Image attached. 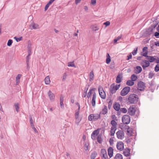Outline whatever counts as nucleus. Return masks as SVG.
<instances>
[{
	"label": "nucleus",
	"instance_id": "obj_10",
	"mask_svg": "<svg viewBox=\"0 0 159 159\" xmlns=\"http://www.w3.org/2000/svg\"><path fill=\"white\" fill-rule=\"evenodd\" d=\"M102 159H107L108 158L107 152L105 149H102L101 151Z\"/></svg>",
	"mask_w": 159,
	"mask_h": 159
},
{
	"label": "nucleus",
	"instance_id": "obj_16",
	"mask_svg": "<svg viewBox=\"0 0 159 159\" xmlns=\"http://www.w3.org/2000/svg\"><path fill=\"white\" fill-rule=\"evenodd\" d=\"M142 70V68L140 66H137L134 68V73L136 74H139Z\"/></svg>",
	"mask_w": 159,
	"mask_h": 159
},
{
	"label": "nucleus",
	"instance_id": "obj_19",
	"mask_svg": "<svg viewBox=\"0 0 159 159\" xmlns=\"http://www.w3.org/2000/svg\"><path fill=\"white\" fill-rule=\"evenodd\" d=\"M108 155L110 158L113 155V149L111 147H109L108 149Z\"/></svg>",
	"mask_w": 159,
	"mask_h": 159
},
{
	"label": "nucleus",
	"instance_id": "obj_44",
	"mask_svg": "<svg viewBox=\"0 0 159 159\" xmlns=\"http://www.w3.org/2000/svg\"><path fill=\"white\" fill-rule=\"evenodd\" d=\"M12 42H13V41H12V40L9 39L8 40V42H7V46H10V47L12 45Z\"/></svg>",
	"mask_w": 159,
	"mask_h": 159
},
{
	"label": "nucleus",
	"instance_id": "obj_35",
	"mask_svg": "<svg viewBox=\"0 0 159 159\" xmlns=\"http://www.w3.org/2000/svg\"><path fill=\"white\" fill-rule=\"evenodd\" d=\"M134 84V82L131 80H128L126 82L127 85L129 86H132Z\"/></svg>",
	"mask_w": 159,
	"mask_h": 159
},
{
	"label": "nucleus",
	"instance_id": "obj_53",
	"mask_svg": "<svg viewBox=\"0 0 159 159\" xmlns=\"http://www.w3.org/2000/svg\"><path fill=\"white\" fill-rule=\"evenodd\" d=\"M148 52L147 51L146 52H145L142 55H143V56L144 57H146L147 59V58H148V57L149 56L148 55Z\"/></svg>",
	"mask_w": 159,
	"mask_h": 159
},
{
	"label": "nucleus",
	"instance_id": "obj_31",
	"mask_svg": "<svg viewBox=\"0 0 159 159\" xmlns=\"http://www.w3.org/2000/svg\"><path fill=\"white\" fill-rule=\"evenodd\" d=\"M130 79L131 80L133 81H134L137 79L138 77L135 75L133 74L131 75Z\"/></svg>",
	"mask_w": 159,
	"mask_h": 159
},
{
	"label": "nucleus",
	"instance_id": "obj_51",
	"mask_svg": "<svg viewBox=\"0 0 159 159\" xmlns=\"http://www.w3.org/2000/svg\"><path fill=\"white\" fill-rule=\"evenodd\" d=\"M68 66L69 67H75V66L73 62H69L68 63Z\"/></svg>",
	"mask_w": 159,
	"mask_h": 159
},
{
	"label": "nucleus",
	"instance_id": "obj_24",
	"mask_svg": "<svg viewBox=\"0 0 159 159\" xmlns=\"http://www.w3.org/2000/svg\"><path fill=\"white\" fill-rule=\"evenodd\" d=\"M117 127H112L111 128L110 133L111 135V136H114Z\"/></svg>",
	"mask_w": 159,
	"mask_h": 159
},
{
	"label": "nucleus",
	"instance_id": "obj_8",
	"mask_svg": "<svg viewBox=\"0 0 159 159\" xmlns=\"http://www.w3.org/2000/svg\"><path fill=\"white\" fill-rule=\"evenodd\" d=\"M117 137L119 139H123L124 137V132L120 130H118L116 133Z\"/></svg>",
	"mask_w": 159,
	"mask_h": 159
},
{
	"label": "nucleus",
	"instance_id": "obj_41",
	"mask_svg": "<svg viewBox=\"0 0 159 159\" xmlns=\"http://www.w3.org/2000/svg\"><path fill=\"white\" fill-rule=\"evenodd\" d=\"M93 114H90L88 116V120L90 121L93 120Z\"/></svg>",
	"mask_w": 159,
	"mask_h": 159
},
{
	"label": "nucleus",
	"instance_id": "obj_45",
	"mask_svg": "<svg viewBox=\"0 0 159 159\" xmlns=\"http://www.w3.org/2000/svg\"><path fill=\"white\" fill-rule=\"evenodd\" d=\"M30 59V56H27L26 57V63L27 64V67H28L29 66V63Z\"/></svg>",
	"mask_w": 159,
	"mask_h": 159
},
{
	"label": "nucleus",
	"instance_id": "obj_15",
	"mask_svg": "<svg viewBox=\"0 0 159 159\" xmlns=\"http://www.w3.org/2000/svg\"><path fill=\"white\" fill-rule=\"evenodd\" d=\"M156 25H152L148 28L147 30V34H152L153 29L156 27Z\"/></svg>",
	"mask_w": 159,
	"mask_h": 159
},
{
	"label": "nucleus",
	"instance_id": "obj_7",
	"mask_svg": "<svg viewBox=\"0 0 159 159\" xmlns=\"http://www.w3.org/2000/svg\"><path fill=\"white\" fill-rule=\"evenodd\" d=\"M130 88L129 87H126L124 88L120 92V95L122 96H125L127 95L129 92Z\"/></svg>",
	"mask_w": 159,
	"mask_h": 159
},
{
	"label": "nucleus",
	"instance_id": "obj_63",
	"mask_svg": "<svg viewBox=\"0 0 159 159\" xmlns=\"http://www.w3.org/2000/svg\"><path fill=\"white\" fill-rule=\"evenodd\" d=\"M87 95V93H85V92H84L83 93L82 96L83 97H85Z\"/></svg>",
	"mask_w": 159,
	"mask_h": 159
},
{
	"label": "nucleus",
	"instance_id": "obj_49",
	"mask_svg": "<svg viewBox=\"0 0 159 159\" xmlns=\"http://www.w3.org/2000/svg\"><path fill=\"white\" fill-rule=\"evenodd\" d=\"M97 141L99 143H102V139L99 137V136H98L97 137Z\"/></svg>",
	"mask_w": 159,
	"mask_h": 159
},
{
	"label": "nucleus",
	"instance_id": "obj_29",
	"mask_svg": "<svg viewBox=\"0 0 159 159\" xmlns=\"http://www.w3.org/2000/svg\"><path fill=\"white\" fill-rule=\"evenodd\" d=\"M44 82L46 84H48L50 82V78L49 76H47L44 79Z\"/></svg>",
	"mask_w": 159,
	"mask_h": 159
},
{
	"label": "nucleus",
	"instance_id": "obj_61",
	"mask_svg": "<svg viewBox=\"0 0 159 159\" xmlns=\"http://www.w3.org/2000/svg\"><path fill=\"white\" fill-rule=\"evenodd\" d=\"M49 5H48L47 4L45 6V8H44V11H46L47 9H48V8L49 7Z\"/></svg>",
	"mask_w": 159,
	"mask_h": 159
},
{
	"label": "nucleus",
	"instance_id": "obj_55",
	"mask_svg": "<svg viewBox=\"0 0 159 159\" xmlns=\"http://www.w3.org/2000/svg\"><path fill=\"white\" fill-rule=\"evenodd\" d=\"M127 57H128V58L127 59V60H129L130 59H131L132 58V55L130 53L127 56Z\"/></svg>",
	"mask_w": 159,
	"mask_h": 159
},
{
	"label": "nucleus",
	"instance_id": "obj_42",
	"mask_svg": "<svg viewBox=\"0 0 159 159\" xmlns=\"http://www.w3.org/2000/svg\"><path fill=\"white\" fill-rule=\"evenodd\" d=\"M78 109L75 111V116H79V111L80 109V104H78Z\"/></svg>",
	"mask_w": 159,
	"mask_h": 159
},
{
	"label": "nucleus",
	"instance_id": "obj_52",
	"mask_svg": "<svg viewBox=\"0 0 159 159\" xmlns=\"http://www.w3.org/2000/svg\"><path fill=\"white\" fill-rule=\"evenodd\" d=\"M137 48H135L132 52V53L133 55H135L137 53Z\"/></svg>",
	"mask_w": 159,
	"mask_h": 159
},
{
	"label": "nucleus",
	"instance_id": "obj_43",
	"mask_svg": "<svg viewBox=\"0 0 159 159\" xmlns=\"http://www.w3.org/2000/svg\"><path fill=\"white\" fill-rule=\"evenodd\" d=\"M154 75V73L153 72L151 71L149 74L148 78L151 79L152 78Z\"/></svg>",
	"mask_w": 159,
	"mask_h": 159
},
{
	"label": "nucleus",
	"instance_id": "obj_17",
	"mask_svg": "<svg viewBox=\"0 0 159 159\" xmlns=\"http://www.w3.org/2000/svg\"><path fill=\"white\" fill-rule=\"evenodd\" d=\"M30 28L31 30L33 29H37L39 28V26L37 24L35 23H33L32 25H30Z\"/></svg>",
	"mask_w": 159,
	"mask_h": 159
},
{
	"label": "nucleus",
	"instance_id": "obj_47",
	"mask_svg": "<svg viewBox=\"0 0 159 159\" xmlns=\"http://www.w3.org/2000/svg\"><path fill=\"white\" fill-rule=\"evenodd\" d=\"M14 39H16V40L17 42H19L20 41V40H22V37H21L20 38H17L16 37H14Z\"/></svg>",
	"mask_w": 159,
	"mask_h": 159
},
{
	"label": "nucleus",
	"instance_id": "obj_2",
	"mask_svg": "<svg viewBox=\"0 0 159 159\" xmlns=\"http://www.w3.org/2000/svg\"><path fill=\"white\" fill-rule=\"evenodd\" d=\"M145 87V84L142 81L139 82L137 84V89L135 90H134V92L135 93H138L139 90L143 91Z\"/></svg>",
	"mask_w": 159,
	"mask_h": 159
},
{
	"label": "nucleus",
	"instance_id": "obj_64",
	"mask_svg": "<svg viewBox=\"0 0 159 159\" xmlns=\"http://www.w3.org/2000/svg\"><path fill=\"white\" fill-rule=\"evenodd\" d=\"M155 44L156 46H159V41H157L155 42Z\"/></svg>",
	"mask_w": 159,
	"mask_h": 159
},
{
	"label": "nucleus",
	"instance_id": "obj_22",
	"mask_svg": "<svg viewBox=\"0 0 159 159\" xmlns=\"http://www.w3.org/2000/svg\"><path fill=\"white\" fill-rule=\"evenodd\" d=\"M113 107L116 111H119L120 109V105L119 103H116L114 104Z\"/></svg>",
	"mask_w": 159,
	"mask_h": 159
},
{
	"label": "nucleus",
	"instance_id": "obj_4",
	"mask_svg": "<svg viewBox=\"0 0 159 159\" xmlns=\"http://www.w3.org/2000/svg\"><path fill=\"white\" fill-rule=\"evenodd\" d=\"M136 107L134 105L130 106L128 109V113L131 116H133L134 115L136 111Z\"/></svg>",
	"mask_w": 159,
	"mask_h": 159
},
{
	"label": "nucleus",
	"instance_id": "obj_1",
	"mask_svg": "<svg viewBox=\"0 0 159 159\" xmlns=\"http://www.w3.org/2000/svg\"><path fill=\"white\" fill-rule=\"evenodd\" d=\"M138 96L135 94H130L128 99V102L130 104H135L138 101Z\"/></svg>",
	"mask_w": 159,
	"mask_h": 159
},
{
	"label": "nucleus",
	"instance_id": "obj_20",
	"mask_svg": "<svg viewBox=\"0 0 159 159\" xmlns=\"http://www.w3.org/2000/svg\"><path fill=\"white\" fill-rule=\"evenodd\" d=\"M147 59L148 60V61L149 62L152 63L155 61L156 58L155 57L149 56L148 57Z\"/></svg>",
	"mask_w": 159,
	"mask_h": 159
},
{
	"label": "nucleus",
	"instance_id": "obj_25",
	"mask_svg": "<svg viewBox=\"0 0 159 159\" xmlns=\"http://www.w3.org/2000/svg\"><path fill=\"white\" fill-rule=\"evenodd\" d=\"M107 112V108L106 106H105L102 109V111L100 112V113L102 115H105Z\"/></svg>",
	"mask_w": 159,
	"mask_h": 159
},
{
	"label": "nucleus",
	"instance_id": "obj_9",
	"mask_svg": "<svg viewBox=\"0 0 159 159\" xmlns=\"http://www.w3.org/2000/svg\"><path fill=\"white\" fill-rule=\"evenodd\" d=\"M116 147L118 150L121 151L124 149V144L121 141H119L117 143Z\"/></svg>",
	"mask_w": 159,
	"mask_h": 159
},
{
	"label": "nucleus",
	"instance_id": "obj_23",
	"mask_svg": "<svg viewBox=\"0 0 159 159\" xmlns=\"http://www.w3.org/2000/svg\"><path fill=\"white\" fill-rule=\"evenodd\" d=\"M64 97L61 95L60 99V106L61 108H63L64 106L63 104Z\"/></svg>",
	"mask_w": 159,
	"mask_h": 159
},
{
	"label": "nucleus",
	"instance_id": "obj_33",
	"mask_svg": "<svg viewBox=\"0 0 159 159\" xmlns=\"http://www.w3.org/2000/svg\"><path fill=\"white\" fill-rule=\"evenodd\" d=\"M111 124L112 127H117V123L115 120H112L111 122Z\"/></svg>",
	"mask_w": 159,
	"mask_h": 159
},
{
	"label": "nucleus",
	"instance_id": "obj_38",
	"mask_svg": "<svg viewBox=\"0 0 159 159\" xmlns=\"http://www.w3.org/2000/svg\"><path fill=\"white\" fill-rule=\"evenodd\" d=\"M99 29V27L96 25H93L92 26V29L93 31L98 30Z\"/></svg>",
	"mask_w": 159,
	"mask_h": 159
},
{
	"label": "nucleus",
	"instance_id": "obj_40",
	"mask_svg": "<svg viewBox=\"0 0 159 159\" xmlns=\"http://www.w3.org/2000/svg\"><path fill=\"white\" fill-rule=\"evenodd\" d=\"M89 143L88 142H86L84 144V149L85 151H87L88 149Z\"/></svg>",
	"mask_w": 159,
	"mask_h": 159
},
{
	"label": "nucleus",
	"instance_id": "obj_57",
	"mask_svg": "<svg viewBox=\"0 0 159 159\" xmlns=\"http://www.w3.org/2000/svg\"><path fill=\"white\" fill-rule=\"evenodd\" d=\"M104 24L106 26H107L110 25V22L109 21H107L104 23Z\"/></svg>",
	"mask_w": 159,
	"mask_h": 159
},
{
	"label": "nucleus",
	"instance_id": "obj_5",
	"mask_svg": "<svg viewBox=\"0 0 159 159\" xmlns=\"http://www.w3.org/2000/svg\"><path fill=\"white\" fill-rule=\"evenodd\" d=\"M98 91L101 98L103 99H105L106 98V95L103 88L102 87L99 86L98 88Z\"/></svg>",
	"mask_w": 159,
	"mask_h": 159
},
{
	"label": "nucleus",
	"instance_id": "obj_18",
	"mask_svg": "<svg viewBox=\"0 0 159 159\" xmlns=\"http://www.w3.org/2000/svg\"><path fill=\"white\" fill-rule=\"evenodd\" d=\"M125 129H127V134L128 135H131L132 130L131 128H130L128 125L126 126Z\"/></svg>",
	"mask_w": 159,
	"mask_h": 159
},
{
	"label": "nucleus",
	"instance_id": "obj_32",
	"mask_svg": "<svg viewBox=\"0 0 159 159\" xmlns=\"http://www.w3.org/2000/svg\"><path fill=\"white\" fill-rule=\"evenodd\" d=\"M95 89L94 88L90 89L87 95V97L88 98H89L91 96L92 94V92L93 91H94Z\"/></svg>",
	"mask_w": 159,
	"mask_h": 159
},
{
	"label": "nucleus",
	"instance_id": "obj_50",
	"mask_svg": "<svg viewBox=\"0 0 159 159\" xmlns=\"http://www.w3.org/2000/svg\"><path fill=\"white\" fill-rule=\"evenodd\" d=\"M121 111L123 113H126L127 111V109L125 108H122L121 109Z\"/></svg>",
	"mask_w": 159,
	"mask_h": 159
},
{
	"label": "nucleus",
	"instance_id": "obj_13",
	"mask_svg": "<svg viewBox=\"0 0 159 159\" xmlns=\"http://www.w3.org/2000/svg\"><path fill=\"white\" fill-rule=\"evenodd\" d=\"M48 95L51 101H53L54 100L55 95L50 90H49L48 92Z\"/></svg>",
	"mask_w": 159,
	"mask_h": 159
},
{
	"label": "nucleus",
	"instance_id": "obj_28",
	"mask_svg": "<svg viewBox=\"0 0 159 159\" xmlns=\"http://www.w3.org/2000/svg\"><path fill=\"white\" fill-rule=\"evenodd\" d=\"M107 58L106 60V63L107 64H108L110 63L111 61V57L108 53H107Z\"/></svg>",
	"mask_w": 159,
	"mask_h": 159
},
{
	"label": "nucleus",
	"instance_id": "obj_3",
	"mask_svg": "<svg viewBox=\"0 0 159 159\" xmlns=\"http://www.w3.org/2000/svg\"><path fill=\"white\" fill-rule=\"evenodd\" d=\"M120 86V84H116L114 85V84H112L110 86V93L113 94L116 93V90H118Z\"/></svg>",
	"mask_w": 159,
	"mask_h": 159
},
{
	"label": "nucleus",
	"instance_id": "obj_30",
	"mask_svg": "<svg viewBox=\"0 0 159 159\" xmlns=\"http://www.w3.org/2000/svg\"><path fill=\"white\" fill-rule=\"evenodd\" d=\"M114 159H123L122 156L120 153H117L115 156Z\"/></svg>",
	"mask_w": 159,
	"mask_h": 159
},
{
	"label": "nucleus",
	"instance_id": "obj_21",
	"mask_svg": "<svg viewBox=\"0 0 159 159\" xmlns=\"http://www.w3.org/2000/svg\"><path fill=\"white\" fill-rule=\"evenodd\" d=\"M123 153L125 156H128L130 155V150L129 149H125L124 150Z\"/></svg>",
	"mask_w": 159,
	"mask_h": 159
},
{
	"label": "nucleus",
	"instance_id": "obj_59",
	"mask_svg": "<svg viewBox=\"0 0 159 159\" xmlns=\"http://www.w3.org/2000/svg\"><path fill=\"white\" fill-rule=\"evenodd\" d=\"M54 1V0H50L47 4L50 6Z\"/></svg>",
	"mask_w": 159,
	"mask_h": 159
},
{
	"label": "nucleus",
	"instance_id": "obj_12",
	"mask_svg": "<svg viewBox=\"0 0 159 159\" xmlns=\"http://www.w3.org/2000/svg\"><path fill=\"white\" fill-rule=\"evenodd\" d=\"M142 66L143 69H145L146 67H148L150 65L149 62L147 60H143L142 63Z\"/></svg>",
	"mask_w": 159,
	"mask_h": 159
},
{
	"label": "nucleus",
	"instance_id": "obj_27",
	"mask_svg": "<svg viewBox=\"0 0 159 159\" xmlns=\"http://www.w3.org/2000/svg\"><path fill=\"white\" fill-rule=\"evenodd\" d=\"M122 80V78L120 77V75H118L117 76L116 79V82L117 83H120Z\"/></svg>",
	"mask_w": 159,
	"mask_h": 159
},
{
	"label": "nucleus",
	"instance_id": "obj_56",
	"mask_svg": "<svg viewBox=\"0 0 159 159\" xmlns=\"http://www.w3.org/2000/svg\"><path fill=\"white\" fill-rule=\"evenodd\" d=\"M148 47H144L143 49V52H146L147 51Z\"/></svg>",
	"mask_w": 159,
	"mask_h": 159
},
{
	"label": "nucleus",
	"instance_id": "obj_6",
	"mask_svg": "<svg viewBox=\"0 0 159 159\" xmlns=\"http://www.w3.org/2000/svg\"><path fill=\"white\" fill-rule=\"evenodd\" d=\"M130 121V118L129 116L125 115L122 118V121L124 124H129Z\"/></svg>",
	"mask_w": 159,
	"mask_h": 159
},
{
	"label": "nucleus",
	"instance_id": "obj_62",
	"mask_svg": "<svg viewBox=\"0 0 159 159\" xmlns=\"http://www.w3.org/2000/svg\"><path fill=\"white\" fill-rule=\"evenodd\" d=\"M154 35L155 37H158V36H159V32H156L155 33Z\"/></svg>",
	"mask_w": 159,
	"mask_h": 159
},
{
	"label": "nucleus",
	"instance_id": "obj_54",
	"mask_svg": "<svg viewBox=\"0 0 159 159\" xmlns=\"http://www.w3.org/2000/svg\"><path fill=\"white\" fill-rule=\"evenodd\" d=\"M111 118L114 120H117V117L115 115H112L111 116Z\"/></svg>",
	"mask_w": 159,
	"mask_h": 159
},
{
	"label": "nucleus",
	"instance_id": "obj_48",
	"mask_svg": "<svg viewBox=\"0 0 159 159\" xmlns=\"http://www.w3.org/2000/svg\"><path fill=\"white\" fill-rule=\"evenodd\" d=\"M67 76V74L65 73H64L63 76V78L62 80L63 81H64L66 79Z\"/></svg>",
	"mask_w": 159,
	"mask_h": 159
},
{
	"label": "nucleus",
	"instance_id": "obj_46",
	"mask_svg": "<svg viewBox=\"0 0 159 159\" xmlns=\"http://www.w3.org/2000/svg\"><path fill=\"white\" fill-rule=\"evenodd\" d=\"M154 70L156 72H157L158 71H159V64H157L156 66L155 67Z\"/></svg>",
	"mask_w": 159,
	"mask_h": 159
},
{
	"label": "nucleus",
	"instance_id": "obj_11",
	"mask_svg": "<svg viewBox=\"0 0 159 159\" xmlns=\"http://www.w3.org/2000/svg\"><path fill=\"white\" fill-rule=\"evenodd\" d=\"M99 130L97 129L94 130L91 134V138L93 140L96 139L97 136L99 134Z\"/></svg>",
	"mask_w": 159,
	"mask_h": 159
},
{
	"label": "nucleus",
	"instance_id": "obj_60",
	"mask_svg": "<svg viewBox=\"0 0 159 159\" xmlns=\"http://www.w3.org/2000/svg\"><path fill=\"white\" fill-rule=\"evenodd\" d=\"M91 4L93 5H94L96 3V0H91Z\"/></svg>",
	"mask_w": 159,
	"mask_h": 159
},
{
	"label": "nucleus",
	"instance_id": "obj_36",
	"mask_svg": "<svg viewBox=\"0 0 159 159\" xmlns=\"http://www.w3.org/2000/svg\"><path fill=\"white\" fill-rule=\"evenodd\" d=\"M97 155V153L95 152H92L90 156L91 159H95Z\"/></svg>",
	"mask_w": 159,
	"mask_h": 159
},
{
	"label": "nucleus",
	"instance_id": "obj_26",
	"mask_svg": "<svg viewBox=\"0 0 159 159\" xmlns=\"http://www.w3.org/2000/svg\"><path fill=\"white\" fill-rule=\"evenodd\" d=\"M93 120H96L99 119L100 117V114H93Z\"/></svg>",
	"mask_w": 159,
	"mask_h": 159
},
{
	"label": "nucleus",
	"instance_id": "obj_14",
	"mask_svg": "<svg viewBox=\"0 0 159 159\" xmlns=\"http://www.w3.org/2000/svg\"><path fill=\"white\" fill-rule=\"evenodd\" d=\"M96 95L95 92H94L93 95L92 99V106L94 107L95 105L96 99Z\"/></svg>",
	"mask_w": 159,
	"mask_h": 159
},
{
	"label": "nucleus",
	"instance_id": "obj_58",
	"mask_svg": "<svg viewBox=\"0 0 159 159\" xmlns=\"http://www.w3.org/2000/svg\"><path fill=\"white\" fill-rule=\"evenodd\" d=\"M21 76V75L20 74H18L16 77V79L20 80Z\"/></svg>",
	"mask_w": 159,
	"mask_h": 159
},
{
	"label": "nucleus",
	"instance_id": "obj_34",
	"mask_svg": "<svg viewBox=\"0 0 159 159\" xmlns=\"http://www.w3.org/2000/svg\"><path fill=\"white\" fill-rule=\"evenodd\" d=\"M75 118L76 120V123L78 124L81 121V119L79 117V116H75Z\"/></svg>",
	"mask_w": 159,
	"mask_h": 159
},
{
	"label": "nucleus",
	"instance_id": "obj_37",
	"mask_svg": "<svg viewBox=\"0 0 159 159\" xmlns=\"http://www.w3.org/2000/svg\"><path fill=\"white\" fill-rule=\"evenodd\" d=\"M94 78V74L93 72L92 71L90 73L89 75V80L91 81Z\"/></svg>",
	"mask_w": 159,
	"mask_h": 159
},
{
	"label": "nucleus",
	"instance_id": "obj_39",
	"mask_svg": "<svg viewBox=\"0 0 159 159\" xmlns=\"http://www.w3.org/2000/svg\"><path fill=\"white\" fill-rule=\"evenodd\" d=\"M14 106H15V109H16V111L17 112H19V104L18 103H15L14 104Z\"/></svg>",
	"mask_w": 159,
	"mask_h": 159
}]
</instances>
